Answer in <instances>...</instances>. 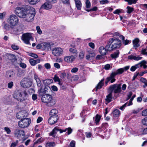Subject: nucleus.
<instances>
[{"label":"nucleus","instance_id":"1","mask_svg":"<svg viewBox=\"0 0 147 147\" xmlns=\"http://www.w3.org/2000/svg\"><path fill=\"white\" fill-rule=\"evenodd\" d=\"M16 13L19 17L25 18L28 22H32L34 20L36 12L35 9L29 5L25 7H17L15 9Z\"/></svg>","mask_w":147,"mask_h":147},{"label":"nucleus","instance_id":"2","mask_svg":"<svg viewBox=\"0 0 147 147\" xmlns=\"http://www.w3.org/2000/svg\"><path fill=\"white\" fill-rule=\"evenodd\" d=\"M121 84H115L111 85L110 86L109 89L111 90V92L106 96L105 99L106 102H107V103H109L112 101L113 98L112 93L113 92L114 93V96L116 98L117 97V96L116 95V94H119L121 91Z\"/></svg>","mask_w":147,"mask_h":147},{"label":"nucleus","instance_id":"3","mask_svg":"<svg viewBox=\"0 0 147 147\" xmlns=\"http://www.w3.org/2000/svg\"><path fill=\"white\" fill-rule=\"evenodd\" d=\"M129 66H126L123 68H120L117 69L114 71L112 72L110 74V76L107 77L105 82V84L107 85L108 83L110 81L111 83L114 82L116 81L115 78V77L118 75L122 74L125 71H126L129 69Z\"/></svg>","mask_w":147,"mask_h":147},{"label":"nucleus","instance_id":"4","mask_svg":"<svg viewBox=\"0 0 147 147\" xmlns=\"http://www.w3.org/2000/svg\"><path fill=\"white\" fill-rule=\"evenodd\" d=\"M121 45V41L119 39L114 37L109 39L105 47L108 51H111L114 49L119 48Z\"/></svg>","mask_w":147,"mask_h":147},{"label":"nucleus","instance_id":"5","mask_svg":"<svg viewBox=\"0 0 147 147\" xmlns=\"http://www.w3.org/2000/svg\"><path fill=\"white\" fill-rule=\"evenodd\" d=\"M13 96V98L18 101L22 102L28 99L29 94L26 90H24L15 91Z\"/></svg>","mask_w":147,"mask_h":147},{"label":"nucleus","instance_id":"6","mask_svg":"<svg viewBox=\"0 0 147 147\" xmlns=\"http://www.w3.org/2000/svg\"><path fill=\"white\" fill-rule=\"evenodd\" d=\"M41 100L43 102L46 103L49 106L54 105L56 102V99L49 94L43 95L42 97Z\"/></svg>","mask_w":147,"mask_h":147},{"label":"nucleus","instance_id":"7","mask_svg":"<svg viewBox=\"0 0 147 147\" xmlns=\"http://www.w3.org/2000/svg\"><path fill=\"white\" fill-rule=\"evenodd\" d=\"M67 131L66 134L68 135L70 134L72 132L73 129L70 127L66 128L64 129H60L59 127H55L53 130L49 134V135L50 136H52L53 137L55 138L56 136V134L58 131H59L60 133H61L63 132H65Z\"/></svg>","mask_w":147,"mask_h":147},{"label":"nucleus","instance_id":"8","mask_svg":"<svg viewBox=\"0 0 147 147\" xmlns=\"http://www.w3.org/2000/svg\"><path fill=\"white\" fill-rule=\"evenodd\" d=\"M32 34V33L28 32L24 33L22 34V38L25 43L27 44H30V40H33Z\"/></svg>","mask_w":147,"mask_h":147},{"label":"nucleus","instance_id":"9","mask_svg":"<svg viewBox=\"0 0 147 147\" xmlns=\"http://www.w3.org/2000/svg\"><path fill=\"white\" fill-rule=\"evenodd\" d=\"M37 49H41L42 50L48 51L51 49V46L50 43L43 42L38 44L36 46Z\"/></svg>","mask_w":147,"mask_h":147},{"label":"nucleus","instance_id":"10","mask_svg":"<svg viewBox=\"0 0 147 147\" xmlns=\"http://www.w3.org/2000/svg\"><path fill=\"white\" fill-rule=\"evenodd\" d=\"M21 85L22 87L26 88H29L32 85V82L30 80L27 78H24L21 81Z\"/></svg>","mask_w":147,"mask_h":147},{"label":"nucleus","instance_id":"11","mask_svg":"<svg viewBox=\"0 0 147 147\" xmlns=\"http://www.w3.org/2000/svg\"><path fill=\"white\" fill-rule=\"evenodd\" d=\"M18 22V17L15 15H12L10 16L9 18V23L12 26H15Z\"/></svg>","mask_w":147,"mask_h":147},{"label":"nucleus","instance_id":"12","mask_svg":"<svg viewBox=\"0 0 147 147\" xmlns=\"http://www.w3.org/2000/svg\"><path fill=\"white\" fill-rule=\"evenodd\" d=\"M29 119L25 118L22 119L18 122L19 126L22 128L27 127L29 125Z\"/></svg>","mask_w":147,"mask_h":147},{"label":"nucleus","instance_id":"13","mask_svg":"<svg viewBox=\"0 0 147 147\" xmlns=\"http://www.w3.org/2000/svg\"><path fill=\"white\" fill-rule=\"evenodd\" d=\"M63 52V49L60 47H56L52 50V53L55 56H59L62 54Z\"/></svg>","mask_w":147,"mask_h":147},{"label":"nucleus","instance_id":"14","mask_svg":"<svg viewBox=\"0 0 147 147\" xmlns=\"http://www.w3.org/2000/svg\"><path fill=\"white\" fill-rule=\"evenodd\" d=\"M14 135L18 138H20L25 136V132L23 130L19 128H17L15 129Z\"/></svg>","mask_w":147,"mask_h":147},{"label":"nucleus","instance_id":"15","mask_svg":"<svg viewBox=\"0 0 147 147\" xmlns=\"http://www.w3.org/2000/svg\"><path fill=\"white\" fill-rule=\"evenodd\" d=\"M58 119V115H55L54 116H50L48 120V122L50 125H53L57 122Z\"/></svg>","mask_w":147,"mask_h":147},{"label":"nucleus","instance_id":"16","mask_svg":"<svg viewBox=\"0 0 147 147\" xmlns=\"http://www.w3.org/2000/svg\"><path fill=\"white\" fill-rule=\"evenodd\" d=\"M71 47L69 49V51L72 54L74 55V56L76 57V55L78 53L77 51L75 45H70Z\"/></svg>","mask_w":147,"mask_h":147},{"label":"nucleus","instance_id":"17","mask_svg":"<svg viewBox=\"0 0 147 147\" xmlns=\"http://www.w3.org/2000/svg\"><path fill=\"white\" fill-rule=\"evenodd\" d=\"M76 56L71 55L69 56H66L64 58V60L66 62L69 63H71L75 59Z\"/></svg>","mask_w":147,"mask_h":147},{"label":"nucleus","instance_id":"18","mask_svg":"<svg viewBox=\"0 0 147 147\" xmlns=\"http://www.w3.org/2000/svg\"><path fill=\"white\" fill-rule=\"evenodd\" d=\"M136 53L131 54L128 57V59L130 60H134L135 61H138L142 59V57L139 56H136Z\"/></svg>","mask_w":147,"mask_h":147},{"label":"nucleus","instance_id":"19","mask_svg":"<svg viewBox=\"0 0 147 147\" xmlns=\"http://www.w3.org/2000/svg\"><path fill=\"white\" fill-rule=\"evenodd\" d=\"M34 78L36 82L37 86L40 87L42 85L41 82L40 78L36 74H34Z\"/></svg>","mask_w":147,"mask_h":147},{"label":"nucleus","instance_id":"20","mask_svg":"<svg viewBox=\"0 0 147 147\" xmlns=\"http://www.w3.org/2000/svg\"><path fill=\"white\" fill-rule=\"evenodd\" d=\"M113 117L114 119H117L120 115V111L117 109H115L112 113Z\"/></svg>","mask_w":147,"mask_h":147},{"label":"nucleus","instance_id":"21","mask_svg":"<svg viewBox=\"0 0 147 147\" xmlns=\"http://www.w3.org/2000/svg\"><path fill=\"white\" fill-rule=\"evenodd\" d=\"M52 7V5L51 3L49 4V2H46L43 4L41 7V8H44L46 9H49Z\"/></svg>","mask_w":147,"mask_h":147},{"label":"nucleus","instance_id":"22","mask_svg":"<svg viewBox=\"0 0 147 147\" xmlns=\"http://www.w3.org/2000/svg\"><path fill=\"white\" fill-rule=\"evenodd\" d=\"M108 51L106 48H105L103 47H100L99 49V51L100 54L102 55H104L106 54Z\"/></svg>","mask_w":147,"mask_h":147},{"label":"nucleus","instance_id":"23","mask_svg":"<svg viewBox=\"0 0 147 147\" xmlns=\"http://www.w3.org/2000/svg\"><path fill=\"white\" fill-rule=\"evenodd\" d=\"M24 114V112L21 111L17 113L16 116L18 119H21V120H22V119H23L24 118V117H25V116Z\"/></svg>","mask_w":147,"mask_h":147},{"label":"nucleus","instance_id":"24","mask_svg":"<svg viewBox=\"0 0 147 147\" xmlns=\"http://www.w3.org/2000/svg\"><path fill=\"white\" fill-rule=\"evenodd\" d=\"M104 79L102 80L96 86L95 88L96 91H97L98 89H101L104 85Z\"/></svg>","mask_w":147,"mask_h":147},{"label":"nucleus","instance_id":"25","mask_svg":"<svg viewBox=\"0 0 147 147\" xmlns=\"http://www.w3.org/2000/svg\"><path fill=\"white\" fill-rule=\"evenodd\" d=\"M115 37V38L119 39L120 38V39H121L122 40H124L125 39L124 37L121 34H120L118 32H116L114 33L113 34V38Z\"/></svg>","mask_w":147,"mask_h":147},{"label":"nucleus","instance_id":"26","mask_svg":"<svg viewBox=\"0 0 147 147\" xmlns=\"http://www.w3.org/2000/svg\"><path fill=\"white\" fill-rule=\"evenodd\" d=\"M76 7L78 10H80L81 8L82 3L80 0H75Z\"/></svg>","mask_w":147,"mask_h":147},{"label":"nucleus","instance_id":"27","mask_svg":"<svg viewBox=\"0 0 147 147\" xmlns=\"http://www.w3.org/2000/svg\"><path fill=\"white\" fill-rule=\"evenodd\" d=\"M139 39L136 38L133 41V43L134 47L136 48L140 46V45L139 44Z\"/></svg>","mask_w":147,"mask_h":147},{"label":"nucleus","instance_id":"28","mask_svg":"<svg viewBox=\"0 0 147 147\" xmlns=\"http://www.w3.org/2000/svg\"><path fill=\"white\" fill-rule=\"evenodd\" d=\"M2 101L4 104H7L10 101V98L8 96H5L2 99Z\"/></svg>","mask_w":147,"mask_h":147},{"label":"nucleus","instance_id":"29","mask_svg":"<svg viewBox=\"0 0 147 147\" xmlns=\"http://www.w3.org/2000/svg\"><path fill=\"white\" fill-rule=\"evenodd\" d=\"M6 75L7 78H10L11 77H13L14 76V74L13 71H12L10 70L7 72Z\"/></svg>","mask_w":147,"mask_h":147},{"label":"nucleus","instance_id":"30","mask_svg":"<svg viewBox=\"0 0 147 147\" xmlns=\"http://www.w3.org/2000/svg\"><path fill=\"white\" fill-rule=\"evenodd\" d=\"M101 117V116L98 115V114H97L96 115L95 117V119H94V117H93V119L95 121V123L96 125L98 124V123L100 121Z\"/></svg>","mask_w":147,"mask_h":147},{"label":"nucleus","instance_id":"31","mask_svg":"<svg viewBox=\"0 0 147 147\" xmlns=\"http://www.w3.org/2000/svg\"><path fill=\"white\" fill-rule=\"evenodd\" d=\"M57 111L55 109L51 110L50 112V116H54L55 115H57Z\"/></svg>","mask_w":147,"mask_h":147},{"label":"nucleus","instance_id":"32","mask_svg":"<svg viewBox=\"0 0 147 147\" xmlns=\"http://www.w3.org/2000/svg\"><path fill=\"white\" fill-rule=\"evenodd\" d=\"M119 51H117L116 52L113 54H111V57L113 59L119 57Z\"/></svg>","mask_w":147,"mask_h":147},{"label":"nucleus","instance_id":"33","mask_svg":"<svg viewBox=\"0 0 147 147\" xmlns=\"http://www.w3.org/2000/svg\"><path fill=\"white\" fill-rule=\"evenodd\" d=\"M55 145L54 142H49L46 144L45 146L46 147H54Z\"/></svg>","mask_w":147,"mask_h":147},{"label":"nucleus","instance_id":"34","mask_svg":"<svg viewBox=\"0 0 147 147\" xmlns=\"http://www.w3.org/2000/svg\"><path fill=\"white\" fill-rule=\"evenodd\" d=\"M58 75L61 78L64 79L66 76V74L64 71H60L58 73Z\"/></svg>","mask_w":147,"mask_h":147},{"label":"nucleus","instance_id":"35","mask_svg":"<svg viewBox=\"0 0 147 147\" xmlns=\"http://www.w3.org/2000/svg\"><path fill=\"white\" fill-rule=\"evenodd\" d=\"M9 59L12 62H14L16 59L15 56L13 54H10L9 55Z\"/></svg>","mask_w":147,"mask_h":147},{"label":"nucleus","instance_id":"36","mask_svg":"<svg viewBox=\"0 0 147 147\" xmlns=\"http://www.w3.org/2000/svg\"><path fill=\"white\" fill-rule=\"evenodd\" d=\"M53 81L51 79H48L47 80H44L43 81V83L45 84H50L53 82Z\"/></svg>","mask_w":147,"mask_h":147},{"label":"nucleus","instance_id":"37","mask_svg":"<svg viewBox=\"0 0 147 147\" xmlns=\"http://www.w3.org/2000/svg\"><path fill=\"white\" fill-rule=\"evenodd\" d=\"M123 12V9H119L113 12V13L114 14H119V13Z\"/></svg>","mask_w":147,"mask_h":147},{"label":"nucleus","instance_id":"38","mask_svg":"<svg viewBox=\"0 0 147 147\" xmlns=\"http://www.w3.org/2000/svg\"><path fill=\"white\" fill-rule=\"evenodd\" d=\"M40 1V0H29V1L30 4L34 5L36 4Z\"/></svg>","mask_w":147,"mask_h":147},{"label":"nucleus","instance_id":"39","mask_svg":"<svg viewBox=\"0 0 147 147\" xmlns=\"http://www.w3.org/2000/svg\"><path fill=\"white\" fill-rule=\"evenodd\" d=\"M126 8L127 9V12L129 14L130 13L134 10V8L129 6H127Z\"/></svg>","mask_w":147,"mask_h":147},{"label":"nucleus","instance_id":"40","mask_svg":"<svg viewBox=\"0 0 147 147\" xmlns=\"http://www.w3.org/2000/svg\"><path fill=\"white\" fill-rule=\"evenodd\" d=\"M128 89L129 90H131L134 88L133 85V83L131 81L128 82Z\"/></svg>","mask_w":147,"mask_h":147},{"label":"nucleus","instance_id":"41","mask_svg":"<svg viewBox=\"0 0 147 147\" xmlns=\"http://www.w3.org/2000/svg\"><path fill=\"white\" fill-rule=\"evenodd\" d=\"M140 81L141 82L144 84L145 86H147V80L146 78H142L140 79Z\"/></svg>","mask_w":147,"mask_h":147},{"label":"nucleus","instance_id":"42","mask_svg":"<svg viewBox=\"0 0 147 147\" xmlns=\"http://www.w3.org/2000/svg\"><path fill=\"white\" fill-rule=\"evenodd\" d=\"M29 62L30 64L32 66H34L36 65V63L35 60H34L33 59H30L29 60Z\"/></svg>","mask_w":147,"mask_h":147},{"label":"nucleus","instance_id":"43","mask_svg":"<svg viewBox=\"0 0 147 147\" xmlns=\"http://www.w3.org/2000/svg\"><path fill=\"white\" fill-rule=\"evenodd\" d=\"M53 79L54 80V81L55 82L59 81L61 80L56 75L54 76Z\"/></svg>","mask_w":147,"mask_h":147},{"label":"nucleus","instance_id":"44","mask_svg":"<svg viewBox=\"0 0 147 147\" xmlns=\"http://www.w3.org/2000/svg\"><path fill=\"white\" fill-rule=\"evenodd\" d=\"M43 88L42 86L40 88V89L38 90V92L39 95H41V93H45L44 89H43Z\"/></svg>","mask_w":147,"mask_h":147},{"label":"nucleus","instance_id":"45","mask_svg":"<svg viewBox=\"0 0 147 147\" xmlns=\"http://www.w3.org/2000/svg\"><path fill=\"white\" fill-rule=\"evenodd\" d=\"M86 7L89 8L90 7V3L88 0H86Z\"/></svg>","mask_w":147,"mask_h":147},{"label":"nucleus","instance_id":"46","mask_svg":"<svg viewBox=\"0 0 147 147\" xmlns=\"http://www.w3.org/2000/svg\"><path fill=\"white\" fill-rule=\"evenodd\" d=\"M36 30L37 33L39 34H41L42 33V31L40 29V27L39 26H37L36 27Z\"/></svg>","mask_w":147,"mask_h":147},{"label":"nucleus","instance_id":"47","mask_svg":"<svg viewBox=\"0 0 147 147\" xmlns=\"http://www.w3.org/2000/svg\"><path fill=\"white\" fill-rule=\"evenodd\" d=\"M143 61H141L138 63L136 64L135 65L136 67V69L142 66L143 64Z\"/></svg>","mask_w":147,"mask_h":147},{"label":"nucleus","instance_id":"48","mask_svg":"<svg viewBox=\"0 0 147 147\" xmlns=\"http://www.w3.org/2000/svg\"><path fill=\"white\" fill-rule=\"evenodd\" d=\"M18 141L16 140L15 142L12 143L11 145V147H16L18 144Z\"/></svg>","mask_w":147,"mask_h":147},{"label":"nucleus","instance_id":"49","mask_svg":"<svg viewBox=\"0 0 147 147\" xmlns=\"http://www.w3.org/2000/svg\"><path fill=\"white\" fill-rule=\"evenodd\" d=\"M147 46L146 47V49H143L142 50L141 53L142 54L147 55V51H146L147 50Z\"/></svg>","mask_w":147,"mask_h":147},{"label":"nucleus","instance_id":"50","mask_svg":"<svg viewBox=\"0 0 147 147\" xmlns=\"http://www.w3.org/2000/svg\"><path fill=\"white\" fill-rule=\"evenodd\" d=\"M142 123L143 124L147 126V117H145L142 120Z\"/></svg>","mask_w":147,"mask_h":147},{"label":"nucleus","instance_id":"51","mask_svg":"<svg viewBox=\"0 0 147 147\" xmlns=\"http://www.w3.org/2000/svg\"><path fill=\"white\" fill-rule=\"evenodd\" d=\"M123 41L122 42L123 43V44H124L125 45H126L127 44H128L129 43H130L131 42V41H130L128 40H124H124H123Z\"/></svg>","mask_w":147,"mask_h":147},{"label":"nucleus","instance_id":"52","mask_svg":"<svg viewBox=\"0 0 147 147\" xmlns=\"http://www.w3.org/2000/svg\"><path fill=\"white\" fill-rule=\"evenodd\" d=\"M75 142L74 141H72L70 143L69 147H75Z\"/></svg>","mask_w":147,"mask_h":147},{"label":"nucleus","instance_id":"53","mask_svg":"<svg viewBox=\"0 0 147 147\" xmlns=\"http://www.w3.org/2000/svg\"><path fill=\"white\" fill-rule=\"evenodd\" d=\"M11 47L14 50H17L19 49V48L18 46L16 45H12L11 46Z\"/></svg>","mask_w":147,"mask_h":147},{"label":"nucleus","instance_id":"54","mask_svg":"<svg viewBox=\"0 0 147 147\" xmlns=\"http://www.w3.org/2000/svg\"><path fill=\"white\" fill-rule=\"evenodd\" d=\"M4 130L6 132L7 134H9L11 132L10 129L7 127H5Z\"/></svg>","mask_w":147,"mask_h":147},{"label":"nucleus","instance_id":"55","mask_svg":"<svg viewBox=\"0 0 147 147\" xmlns=\"http://www.w3.org/2000/svg\"><path fill=\"white\" fill-rule=\"evenodd\" d=\"M44 66L45 68L47 69H49L51 68V67L50 64L49 63H46L45 65Z\"/></svg>","mask_w":147,"mask_h":147},{"label":"nucleus","instance_id":"56","mask_svg":"<svg viewBox=\"0 0 147 147\" xmlns=\"http://www.w3.org/2000/svg\"><path fill=\"white\" fill-rule=\"evenodd\" d=\"M13 85V82H11L8 84V87L9 88H11Z\"/></svg>","mask_w":147,"mask_h":147},{"label":"nucleus","instance_id":"57","mask_svg":"<svg viewBox=\"0 0 147 147\" xmlns=\"http://www.w3.org/2000/svg\"><path fill=\"white\" fill-rule=\"evenodd\" d=\"M142 115L144 116H147V109L142 111Z\"/></svg>","mask_w":147,"mask_h":147},{"label":"nucleus","instance_id":"58","mask_svg":"<svg viewBox=\"0 0 147 147\" xmlns=\"http://www.w3.org/2000/svg\"><path fill=\"white\" fill-rule=\"evenodd\" d=\"M52 90L54 91H58V88L57 86L53 85L51 86Z\"/></svg>","mask_w":147,"mask_h":147},{"label":"nucleus","instance_id":"59","mask_svg":"<svg viewBox=\"0 0 147 147\" xmlns=\"http://www.w3.org/2000/svg\"><path fill=\"white\" fill-rule=\"evenodd\" d=\"M14 31L17 32H20L21 31V30L20 29V27L18 26L16 28L14 29Z\"/></svg>","mask_w":147,"mask_h":147},{"label":"nucleus","instance_id":"60","mask_svg":"<svg viewBox=\"0 0 147 147\" xmlns=\"http://www.w3.org/2000/svg\"><path fill=\"white\" fill-rule=\"evenodd\" d=\"M54 66L57 69H59L60 67V65L58 63H54Z\"/></svg>","mask_w":147,"mask_h":147},{"label":"nucleus","instance_id":"61","mask_svg":"<svg viewBox=\"0 0 147 147\" xmlns=\"http://www.w3.org/2000/svg\"><path fill=\"white\" fill-rule=\"evenodd\" d=\"M20 65L21 67L23 68H25L26 67V65L23 63H21L20 64Z\"/></svg>","mask_w":147,"mask_h":147},{"label":"nucleus","instance_id":"62","mask_svg":"<svg viewBox=\"0 0 147 147\" xmlns=\"http://www.w3.org/2000/svg\"><path fill=\"white\" fill-rule=\"evenodd\" d=\"M78 68L77 67H75L72 69L71 70V72L72 73H76L78 70Z\"/></svg>","mask_w":147,"mask_h":147},{"label":"nucleus","instance_id":"63","mask_svg":"<svg viewBox=\"0 0 147 147\" xmlns=\"http://www.w3.org/2000/svg\"><path fill=\"white\" fill-rule=\"evenodd\" d=\"M5 15V12L0 13V20H2L4 17Z\"/></svg>","mask_w":147,"mask_h":147},{"label":"nucleus","instance_id":"64","mask_svg":"<svg viewBox=\"0 0 147 147\" xmlns=\"http://www.w3.org/2000/svg\"><path fill=\"white\" fill-rule=\"evenodd\" d=\"M89 46L92 49H94L95 47L94 44L92 42H90L88 44Z\"/></svg>","mask_w":147,"mask_h":147}]
</instances>
